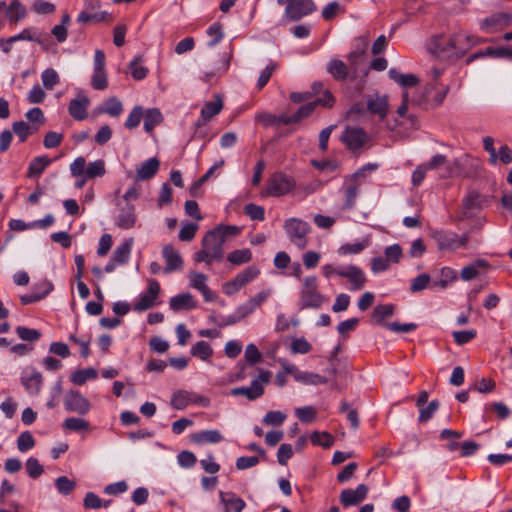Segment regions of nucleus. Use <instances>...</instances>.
<instances>
[{
  "mask_svg": "<svg viewBox=\"0 0 512 512\" xmlns=\"http://www.w3.org/2000/svg\"><path fill=\"white\" fill-rule=\"evenodd\" d=\"M279 5H285L281 23L296 22L316 11L313 0H277Z\"/></svg>",
  "mask_w": 512,
  "mask_h": 512,
  "instance_id": "20e7f679",
  "label": "nucleus"
},
{
  "mask_svg": "<svg viewBox=\"0 0 512 512\" xmlns=\"http://www.w3.org/2000/svg\"><path fill=\"white\" fill-rule=\"evenodd\" d=\"M143 118V108L141 106H135L130 111L124 126L125 128L132 130L139 126L141 120Z\"/></svg>",
  "mask_w": 512,
  "mask_h": 512,
  "instance_id": "5fc2aeb1",
  "label": "nucleus"
},
{
  "mask_svg": "<svg viewBox=\"0 0 512 512\" xmlns=\"http://www.w3.org/2000/svg\"><path fill=\"white\" fill-rule=\"evenodd\" d=\"M192 440L197 444H216L223 440V436L218 430H203L195 433Z\"/></svg>",
  "mask_w": 512,
  "mask_h": 512,
  "instance_id": "72a5a7b5",
  "label": "nucleus"
},
{
  "mask_svg": "<svg viewBox=\"0 0 512 512\" xmlns=\"http://www.w3.org/2000/svg\"><path fill=\"white\" fill-rule=\"evenodd\" d=\"M310 440L313 445L329 448L334 443V437L328 432L314 431L310 435Z\"/></svg>",
  "mask_w": 512,
  "mask_h": 512,
  "instance_id": "09e8293b",
  "label": "nucleus"
},
{
  "mask_svg": "<svg viewBox=\"0 0 512 512\" xmlns=\"http://www.w3.org/2000/svg\"><path fill=\"white\" fill-rule=\"evenodd\" d=\"M162 256L165 259L166 266L163 272L168 274L173 271L180 270L183 267V259L180 253L170 244L164 245L162 248Z\"/></svg>",
  "mask_w": 512,
  "mask_h": 512,
  "instance_id": "412c9836",
  "label": "nucleus"
},
{
  "mask_svg": "<svg viewBox=\"0 0 512 512\" xmlns=\"http://www.w3.org/2000/svg\"><path fill=\"white\" fill-rule=\"evenodd\" d=\"M369 489L365 484H359L355 489H344L340 493V502L344 507L356 506L366 499Z\"/></svg>",
  "mask_w": 512,
  "mask_h": 512,
  "instance_id": "6ab92c4d",
  "label": "nucleus"
},
{
  "mask_svg": "<svg viewBox=\"0 0 512 512\" xmlns=\"http://www.w3.org/2000/svg\"><path fill=\"white\" fill-rule=\"evenodd\" d=\"M190 353L202 361H208L213 354V348L208 342L200 340L192 345Z\"/></svg>",
  "mask_w": 512,
  "mask_h": 512,
  "instance_id": "58836bf2",
  "label": "nucleus"
},
{
  "mask_svg": "<svg viewBox=\"0 0 512 512\" xmlns=\"http://www.w3.org/2000/svg\"><path fill=\"white\" fill-rule=\"evenodd\" d=\"M252 260V252L248 248L233 250L227 255V261L239 266Z\"/></svg>",
  "mask_w": 512,
  "mask_h": 512,
  "instance_id": "ea45409f",
  "label": "nucleus"
},
{
  "mask_svg": "<svg viewBox=\"0 0 512 512\" xmlns=\"http://www.w3.org/2000/svg\"><path fill=\"white\" fill-rule=\"evenodd\" d=\"M487 265L488 264L486 260L479 259L475 261V263L463 267L460 273V277L464 281H470L478 276V267H486Z\"/></svg>",
  "mask_w": 512,
  "mask_h": 512,
  "instance_id": "49530a36",
  "label": "nucleus"
},
{
  "mask_svg": "<svg viewBox=\"0 0 512 512\" xmlns=\"http://www.w3.org/2000/svg\"><path fill=\"white\" fill-rule=\"evenodd\" d=\"M91 86L95 90H104L108 86L106 70H93Z\"/></svg>",
  "mask_w": 512,
  "mask_h": 512,
  "instance_id": "13d9d810",
  "label": "nucleus"
},
{
  "mask_svg": "<svg viewBox=\"0 0 512 512\" xmlns=\"http://www.w3.org/2000/svg\"><path fill=\"white\" fill-rule=\"evenodd\" d=\"M4 11L10 24H16L22 21L27 15L26 7L20 0H12L6 5Z\"/></svg>",
  "mask_w": 512,
  "mask_h": 512,
  "instance_id": "393cba45",
  "label": "nucleus"
},
{
  "mask_svg": "<svg viewBox=\"0 0 512 512\" xmlns=\"http://www.w3.org/2000/svg\"><path fill=\"white\" fill-rule=\"evenodd\" d=\"M284 230L292 244L298 249H304L308 244L307 235L311 226L302 219L289 218L284 223Z\"/></svg>",
  "mask_w": 512,
  "mask_h": 512,
  "instance_id": "423d86ee",
  "label": "nucleus"
},
{
  "mask_svg": "<svg viewBox=\"0 0 512 512\" xmlns=\"http://www.w3.org/2000/svg\"><path fill=\"white\" fill-rule=\"evenodd\" d=\"M141 62L142 56L137 55L129 64L131 75L137 81L143 80L148 74V69L145 66H143Z\"/></svg>",
  "mask_w": 512,
  "mask_h": 512,
  "instance_id": "a18cd8bd",
  "label": "nucleus"
},
{
  "mask_svg": "<svg viewBox=\"0 0 512 512\" xmlns=\"http://www.w3.org/2000/svg\"><path fill=\"white\" fill-rule=\"evenodd\" d=\"M169 307L173 311H180L183 309H193L196 307V302L189 292L181 293L173 296L169 300Z\"/></svg>",
  "mask_w": 512,
  "mask_h": 512,
  "instance_id": "cd10ccee",
  "label": "nucleus"
},
{
  "mask_svg": "<svg viewBox=\"0 0 512 512\" xmlns=\"http://www.w3.org/2000/svg\"><path fill=\"white\" fill-rule=\"evenodd\" d=\"M12 39L15 42H17V41H33V42H37L38 44H43L41 34L40 33L37 34L36 29L33 27L24 28L18 34L13 35Z\"/></svg>",
  "mask_w": 512,
  "mask_h": 512,
  "instance_id": "de8ad7c7",
  "label": "nucleus"
},
{
  "mask_svg": "<svg viewBox=\"0 0 512 512\" xmlns=\"http://www.w3.org/2000/svg\"><path fill=\"white\" fill-rule=\"evenodd\" d=\"M25 468L27 475L32 478L36 479L40 477L44 472V467L40 464L39 460L35 457H29L26 460Z\"/></svg>",
  "mask_w": 512,
  "mask_h": 512,
  "instance_id": "864d4df0",
  "label": "nucleus"
},
{
  "mask_svg": "<svg viewBox=\"0 0 512 512\" xmlns=\"http://www.w3.org/2000/svg\"><path fill=\"white\" fill-rule=\"evenodd\" d=\"M189 284L192 288L198 290L206 302H212L216 299L213 293L207 286V276L199 272H190Z\"/></svg>",
  "mask_w": 512,
  "mask_h": 512,
  "instance_id": "4be33fe9",
  "label": "nucleus"
},
{
  "mask_svg": "<svg viewBox=\"0 0 512 512\" xmlns=\"http://www.w3.org/2000/svg\"><path fill=\"white\" fill-rule=\"evenodd\" d=\"M97 376V371L90 367L73 372L70 379L76 385H83L88 380L96 379Z\"/></svg>",
  "mask_w": 512,
  "mask_h": 512,
  "instance_id": "c03bdc74",
  "label": "nucleus"
},
{
  "mask_svg": "<svg viewBox=\"0 0 512 512\" xmlns=\"http://www.w3.org/2000/svg\"><path fill=\"white\" fill-rule=\"evenodd\" d=\"M317 106V102H310L302 105L298 108V110L292 114L289 115V118H282V123L285 125L298 123L301 120L307 118L310 116L313 111L315 110V107Z\"/></svg>",
  "mask_w": 512,
  "mask_h": 512,
  "instance_id": "7c9ffc66",
  "label": "nucleus"
},
{
  "mask_svg": "<svg viewBox=\"0 0 512 512\" xmlns=\"http://www.w3.org/2000/svg\"><path fill=\"white\" fill-rule=\"evenodd\" d=\"M160 162L156 157H151L141 163L136 169L139 180H148L153 178L159 170Z\"/></svg>",
  "mask_w": 512,
  "mask_h": 512,
  "instance_id": "a878e982",
  "label": "nucleus"
},
{
  "mask_svg": "<svg viewBox=\"0 0 512 512\" xmlns=\"http://www.w3.org/2000/svg\"><path fill=\"white\" fill-rule=\"evenodd\" d=\"M99 111L111 117L117 118L123 112V105L117 97H109L105 100L104 105L99 109Z\"/></svg>",
  "mask_w": 512,
  "mask_h": 512,
  "instance_id": "e433bc0d",
  "label": "nucleus"
},
{
  "mask_svg": "<svg viewBox=\"0 0 512 512\" xmlns=\"http://www.w3.org/2000/svg\"><path fill=\"white\" fill-rule=\"evenodd\" d=\"M62 427L72 432H81L89 430L90 423L88 420L81 417H69L63 421Z\"/></svg>",
  "mask_w": 512,
  "mask_h": 512,
  "instance_id": "4c0bfd02",
  "label": "nucleus"
},
{
  "mask_svg": "<svg viewBox=\"0 0 512 512\" xmlns=\"http://www.w3.org/2000/svg\"><path fill=\"white\" fill-rule=\"evenodd\" d=\"M296 187L295 179L283 172H276L268 180L266 193L269 196L280 197L290 193Z\"/></svg>",
  "mask_w": 512,
  "mask_h": 512,
  "instance_id": "6e6552de",
  "label": "nucleus"
},
{
  "mask_svg": "<svg viewBox=\"0 0 512 512\" xmlns=\"http://www.w3.org/2000/svg\"><path fill=\"white\" fill-rule=\"evenodd\" d=\"M41 80L46 89L52 90L59 83V75L55 69L47 68L42 72Z\"/></svg>",
  "mask_w": 512,
  "mask_h": 512,
  "instance_id": "4d7b16f0",
  "label": "nucleus"
},
{
  "mask_svg": "<svg viewBox=\"0 0 512 512\" xmlns=\"http://www.w3.org/2000/svg\"><path fill=\"white\" fill-rule=\"evenodd\" d=\"M341 140L349 150L355 151L367 142L368 136L362 128L347 127L342 134Z\"/></svg>",
  "mask_w": 512,
  "mask_h": 512,
  "instance_id": "f3484780",
  "label": "nucleus"
},
{
  "mask_svg": "<svg viewBox=\"0 0 512 512\" xmlns=\"http://www.w3.org/2000/svg\"><path fill=\"white\" fill-rule=\"evenodd\" d=\"M63 402L67 412L86 415L91 410L90 401L77 390L66 392Z\"/></svg>",
  "mask_w": 512,
  "mask_h": 512,
  "instance_id": "f8f14e48",
  "label": "nucleus"
},
{
  "mask_svg": "<svg viewBox=\"0 0 512 512\" xmlns=\"http://www.w3.org/2000/svg\"><path fill=\"white\" fill-rule=\"evenodd\" d=\"M54 289V285L49 280H42L36 283L32 291L24 294L20 297V301L23 305H28L35 303L44 299L48 294H50Z\"/></svg>",
  "mask_w": 512,
  "mask_h": 512,
  "instance_id": "a211bd4d",
  "label": "nucleus"
},
{
  "mask_svg": "<svg viewBox=\"0 0 512 512\" xmlns=\"http://www.w3.org/2000/svg\"><path fill=\"white\" fill-rule=\"evenodd\" d=\"M357 173L344 178L343 186L339 193L343 196V210H351L355 207L356 199L359 195V185L356 183Z\"/></svg>",
  "mask_w": 512,
  "mask_h": 512,
  "instance_id": "ddd939ff",
  "label": "nucleus"
},
{
  "mask_svg": "<svg viewBox=\"0 0 512 512\" xmlns=\"http://www.w3.org/2000/svg\"><path fill=\"white\" fill-rule=\"evenodd\" d=\"M223 108V102L219 95L214 101L205 102L200 110V118L195 122V127L204 126L214 116L218 115Z\"/></svg>",
  "mask_w": 512,
  "mask_h": 512,
  "instance_id": "aec40b11",
  "label": "nucleus"
},
{
  "mask_svg": "<svg viewBox=\"0 0 512 512\" xmlns=\"http://www.w3.org/2000/svg\"><path fill=\"white\" fill-rule=\"evenodd\" d=\"M325 302V296L318 290V279L314 275L302 280L300 289V309H319Z\"/></svg>",
  "mask_w": 512,
  "mask_h": 512,
  "instance_id": "7ed1b4c3",
  "label": "nucleus"
},
{
  "mask_svg": "<svg viewBox=\"0 0 512 512\" xmlns=\"http://www.w3.org/2000/svg\"><path fill=\"white\" fill-rule=\"evenodd\" d=\"M55 486L59 494L67 496L76 488V482L66 476H59L55 479Z\"/></svg>",
  "mask_w": 512,
  "mask_h": 512,
  "instance_id": "8fccbe9b",
  "label": "nucleus"
},
{
  "mask_svg": "<svg viewBox=\"0 0 512 512\" xmlns=\"http://www.w3.org/2000/svg\"><path fill=\"white\" fill-rule=\"evenodd\" d=\"M35 446V439L30 431H23L17 438V449L25 453Z\"/></svg>",
  "mask_w": 512,
  "mask_h": 512,
  "instance_id": "3c124183",
  "label": "nucleus"
},
{
  "mask_svg": "<svg viewBox=\"0 0 512 512\" xmlns=\"http://www.w3.org/2000/svg\"><path fill=\"white\" fill-rule=\"evenodd\" d=\"M136 222V216L133 206H128L123 209L118 216L117 225L122 229H129L134 226Z\"/></svg>",
  "mask_w": 512,
  "mask_h": 512,
  "instance_id": "37998d69",
  "label": "nucleus"
},
{
  "mask_svg": "<svg viewBox=\"0 0 512 512\" xmlns=\"http://www.w3.org/2000/svg\"><path fill=\"white\" fill-rule=\"evenodd\" d=\"M32 10L39 15H48L55 12L56 6L45 0H36L32 4Z\"/></svg>",
  "mask_w": 512,
  "mask_h": 512,
  "instance_id": "338daca9",
  "label": "nucleus"
},
{
  "mask_svg": "<svg viewBox=\"0 0 512 512\" xmlns=\"http://www.w3.org/2000/svg\"><path fill=\"white\" fill-rule=\"evenodd\" d=\"M90 99L83 90H79L75 98L68 105L70 116L77 121H83L88 117Z\"/></svg>",
  "mask_w": 512,
  "mask_h": 512,
  "instance_id": "dca6fc26",
  "label": "nucleus"
},
{
  "mask_svg": "<svg viewBox=\"0 0 512 512\" xmlns=\"http://www.w3.org/2000/svg\"><path fill=\"white\" fill-rule=\"evenodd\" d=\"M344 12L338 1L328 3L322 10V17L326 21L332 20L338 13Z\"/></svg>",
  "mask_w": 512,
  "mask_h": 512,
  "instance_id": "774afa93",
  "label": "nucleus"
},
{
  "mask_svg": "<svg viewBox=\"0 0 512 512\" xmlns=\"http://www.w3.org/2000/svg\"><path fill=\"white\" fill-rule=\"evenodd\" d=\"M106 174V165L103 159L89 162L86 166L85 176L89 179L102 177Z\"/></svg>",
  "mask_w": 512,
  "mask_h": 512,
  "instance_id": "a19ab883",
  "label": "nucleus"
},
{
  "mask_svg": "<svg viewBox=\"0 0 512 512\" xmlns=\"http://www.w3.org/2000/svg\"><path fill=\"white\" fill-rule=\"evenodd\" d=\"M477 335V332L475 329L470 330H462V331H454L452 333L453 339L456 344L458 345H464L469 343L471 340H473Z\"/></svg>",
  "mask_w": 512,
  "mask_h": 512,
  "instance_id": "69168bd1",
  "label": "nucleus"
},
{
  "mask_svg": "<svg viewBox=\"0 0 512 512\" xmlns=\"http://www.w3.org/2000/svg\"><path fill=\"white\" fill-rule=\"evenodd\" d=\"M430 50L438 57L461 58L467 52L465 34L461 32L450 35H437L431 39Z\"/></svg>",
  "mask_w": 512,
  "mask_h": 512,
  "instance_id": "f257e3e1",
  "label": "nucleus"
},
{
  "mask_svg": "<svg viewBox=\"0 0 512 512\" xmlns=\"http://www.w3.org/2000/svg\"><path fill=\"white\" fill-rule=\"evenodd\" d=\"M340 412L346 414L347 420L350 422L353 430H357L359 428L358 413L355 409L351 408V406L348 402H346V401L342 402Z\"/></svg>",
  "mask_w": 512,
  "mask_h": 512,
  "instance_id": "052dcab7",
  "label": "nucleus"
},
{
  "mask_svg": "<svg viewBox=\"0 0 512 512\" xmlns=\"http://www.w3.org/2000/svg\"><path fill=\"white\" fill-rule=\"evenodd\" d=\"M20 381L25 391L32 396H37L43 387V376L33 366H26L20 374Z\"/></svg>",
  "mask_w": 512,
  "mask_h": 512,
  "instance_id": "9b49d317",
  "label": "nucleus"
},
{
  "mask_svg": "<svg viewBox=\"0 0 512 512\" xmlns=\"http://www.w3.org/2000/svg\"><path fill=\"white\" fill-rule=\"evenodd\" d=\"M171 406L176 410H183L190 405V391H175L170 400Z\"/></svg>",
  "mask_w": 512,
  "mask_h": 512,
  "instance_id": "79ce46f5",
  "label": "nucleus"
},
{
  "mask_svg": "<svg viewBox=\"0 0 512 512\" xmlns=\"http://www.w3.org/2000/svg\"><path fill=\"white\" fill-rule=\"evenodd\" d=\"M160 293V284L155 279L148 280L147 290L141 292L133 301V310L142 312L152 308Z\"/></svg>",
  "mask_w": 512,
  "mask_h": 512,
  "instance_id": "9d476101",
  "label": "nucleus"
},
{
  "mask_svg": "<svg viewBox=\"0 0 512 512\" xmlns=\"http://www.w3.org/2000/svg\"><path fill=\"white\" fill-rule=\"evenodd\" d=\"M16 333L19 336V338L23 341H36L41 337V333L39 330L24 326H18L16 328Z\"/></svg>",
  "mask_w": 512,
  "mask_h": 512,
  "instance_id": "680f3d73",
  "label": "nucleus"
},
{
  "mask_svg": "<svg viewBox=\"0 0 512 512\" xmlns=\"http://www.w3.org/2000/svg\"><path fill=\"white\" fill-rule=\"evenodd\" d=\"M219 500L226 507L224 512H242L246 507L245 501L240 497H236L233 493L220 491Z\"/></svg>",
  "mask_w": 512,
  "mask_h": 512,
  "instance_id": "bb28decb",
  "label": "nucleus"
},
{
  "mask_svg": "<svg viewBox=\"0 0 512 512\" xmlns=\"http://www.w3.org/2000/svg\"><path fill=\"white\" fill-rule=\"evenodd\" d=\"M391 80L402 87H413L418 83V78L413 74H403L395 68L388 71Z\"/></svg>",
  "mask_w": 512,
  "mask_h": 512,
  "instance_id": "f704fd0d",
  "label": "nucleus"
},
{
  "mask_svg": "<svg viewBox=\"0 0 512 512\" xmlns=\"http://www.w3.org/2000/svg\"><path fill=\"white\" fill-rule=\"evenodd\" d=\"M244 213L249 216L251 220L263 221L265 218V210L262 206L249 203L244 207Z\"/></svg>",
  "mask_w": 512,
  "mask_h": 512,
  "instance_id": "0e129e2a",
  "label": "nucleus"
},
{
  "mask_svg": "<svg viewBox=\"0 0 512 512\" xmlns=\"http://www.w3.org/2000/svg\"><path fill=\"white\" fill-rule=\"evenodd\" d=\"M271 372L262 370L258 376L253 379L249 386L235 387L230 390V394L234 397L244 396L249 401H254L264 394V384L270 382Z\"/></svg>",
  "mask_w": 512,
  "mask_h": 512,
  "instance_id": "39448f33",
  "label": "nucleus"
},
{
  "mask_svg": "<svg viewBox=\"0 0 512 512\" xmlns=\"http://www.w3.org/2000/svg\"><path fill=\"white\" fill-rule=\"evenodd\" d=\"M100 7L99 0H84V8L77 17L80 24L100 23L105 19L107 13L105 11L97 12Z\"/></svg>",
  "mask_w": 512,
  "mask_h": 512,
  "instance_id": "2eb2a0df",
  "label": "nucleus"
},
{
  "mask_svg": "<svg viewBox=\"0 0 512 512\" xmlns=\"http://www.w3.org/2000/svg\"><path fill=\"white\" fill-rule=\"evenodd\" d=\"M197 462L195 454L191 451L184 450L177 455V463L184 469H190L194 467Z\"/></svg>",
  "mask_w": 512,
  "mask_h": 512,
  "instance_id": "bf43d9fd",
  "label": "nucleus"
},
{
  "mask_svg": "<svg viewBox=\"0 0 512 512\" xmlns=\"http://www.w3.org/2000/svg\"><path fill=\"white\" fill-rule=\"evenodd\" d=\"M133 246V239L128 238L125 239L113 252L112 259L114 262H116L118 265H124L126 264L131 255Z\"/></svg>",
  "mask_w": 512,
  "mask_h": 512,
  "instance_id": "c85d7f7f",
  "label": "nucleus"
},
{
  "mask_svg": "<svg viewBox=\"0 0 512 512\" xmlns=\"http://www.w3.org/2000/svg\"><path fill=\"white\" fill-rule=\"evenodd\" d=\"M260 275V269L255 265L246 267L243 271L235 275V277L223 284V292L232 296L236 294L242 287L255 280Z\"/></svg>",
  "mask_w": 512,
  "mask_h": 512,
  "instance_id": "1a4fd4ad",
  "label": "nucleus"
},
{
  "mask_svg": "<svg viewBox=\"0 0 512 512\" xmlns=\"http://www.w3.org/2000/svg\"><path fill=\"white\" fill-rule=\"evenodd\" d=\"M51 160L47 156H38L31 160L27 169L28 178L39 177L50 165Z\"/></svg>",
  "mask_w": 512,
  "mask_h": 512,
  "instance_id": "2f4dec72",
  "label": "nucleus"
},
{
  "mask_svg": "<svg viewBox=\"0 0 512 512\" xmlns=\"http://www.w3.org/2000/svg\"><path fill=\"white\" fill-rule=\"evenodd\" d=\"M143 128L146 132H151L155 126L160 124L163 120L162 114L157 108L147 109L145 112L143 111Z\"/></svg>",
  "mask_w": 512,
  "mask_h": 512,
  "instance_id": "c9c22d12",
  "label": "nucleus"
},
{
  "mask_svg": "<svg viewBox=\"0 0 512 512\" xmlns=\"http://www.w3.org/2000/svg\"><path fill=\"white\" fill-rule=\"evenodd\" d=\"M497 25L504 27L512 25V14L504 12L493 14L483 19L480 27L481 29H488Z\"/></svg>",
  "mask_w": 512,
  "mask_h": 512,
  "instance_id": "c756f323",
  "label": "nucleus"
},
{
  "mask_svg": "<svg viewBox=\"0 0 512 512\" xmlns=\"http://www.w3.org/2000/svg\"><path fill=\"white\" fill-rule=\"evenodd\" d=\"M339 277L345 278L350 283V290L352 291L361 290L367 281L365 272L353 264L342 265Z\"/></svg>",
  "mask_w": 512,
  "mask_h": 512,
  "instance_id": "4468645a",
  "label": "nucleus"
},
{
  "mask_svg": "<svg viewBox=\"0 0 512 512\" xmlns=\"http://www.w3.org/2000/svg\"><path fill=\"white\" fill-rule=\"evenodd\" d=\"M327 71L337 81H343L348 77L347 65L339 59H331L327 64Z\"/></svg>",
  "mask_w": 512,
  "mask_h": 512,
  "instance_id": "473e14b6",
  "label": "nucleus"
},
{
  "mask_svg": "<svg viewBox=\"0 0 512 512\" xmlns=\"http://www.w3.org/2000/svg\"><path fill=\"white\" fill-rule=\"evenodd\" d=\"M388 96L376 95L367 99V109L370 113L375 114L380 120H384L388 113Z\"/></svg>",
  "mask_w": 512,
  "mask_h": 512,
  "instance_id": "b1692460",
  "label": "nucleus"
},
{
  "mask_svg": "<svg viewBox=\"0 0 512 512\" xmlns=\"http://www.w3.org/2000/svg\"><path fill=\"white\" fill-rule=\"evenodd\" d=\"M225 164L224 159H220L217 162H215L207 171L205 174H203L200 179L194 183V185L191 187V193L194 195L195 190L198 189L202 184H204L210 177H212L215 173V171L221 169Z\"/></svg>",
  "mask_w": 512,
  "mask_h": 512,
  "instance_id": "6e6d98bb",
  "label": "nucleus"
},
{
  "mask_svg": "<svg viewBox=\"0 0 512 512\" xmlns=\"http://www.w3.org/2000/svg\"><path fill=\"white\" fill-rule=\"evenodd\" d=\"M312 345L304 338H294L291 343V352L293 354H306L310 352Z\"/></svg>",
  "mask_w": 512,
  "mask_h": 512,
  "instance_id": "e2e57ef3",
  "label": "nucleus"
},
{
  "mask_svg": "<svg viewBox=\"0 0 512 512\" xmlns=\"http://www.w3.org/2000/svg\"><path fill=\"white\" fill-rule=\"evenodd\" d=\"M431 237L436 242L437 247L441 251H455L461 247H464L468 242V236H459L457 233L444 230L436 229L431 232Z\"/></svg>",
  "mask_w": 512,
  "mask_h": 512,
  "instance_id": "0eeeda50",
  "label": "nucleus"
},
{
  "mask_svg": "<svg viewBox=\"0 0 512 512\" xmlns=\"http://www.w3.org/2000/svg\"><path fill=\"white\" fill-rule=\"evenodd\" d=\"M489 205V198L477 191H469L462 200L464 213L481 210Z\"/></svg>",
  "mask_w": 512,
  "mask_h": 512,
  "instance_id": "5701e85b",
  "label": "nucleus"
},
{
  "mask_svg": "<svg viewBox=\"0 0 512 512\" xmlns=\"http://www.w3.org/2000/svg\"><path fill=\"white\" fill-rule=\"evenodd\" d=\"M394 313V306L392 304H382L374 308L372 317L378 324H382L383 321L392 316Z\"/></svg>",
  "mask_w": 512,
  "mask_h": 512,
  "instance_id": "603ef678",
  "label": "nucleus"
},
{
  "mask_svg": "<svg viewBox=\"0 0 512 512\" xmlns=\"http://www.w3.org/2000/svg\"><path fill=\"white\" fill-rule=\"evenodd\" d=\"M224 235H221V228L208 231L202 239V248L195 252L193 259L197 263L211 264L219 261L224 256Z\"/></svg>",
  "mask_w": 512,
  "mask_h": 512,
  "instance_id": "f03ea898",
  "label": "nucleus"
}]
</instances>
